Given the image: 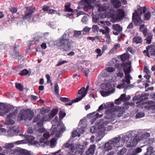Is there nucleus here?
<instances>
[{"instance_id":"nucleus-1","label":"nucleus","mask_w":155,"mask_h":155,"mask_svg":"<svg viewBox=\"0 0 155 155\" xmlns=\"http://www.w3.org/2000/svg\"><path fill=\"white\" fill-rule=\"evenodd\" d=\"M120 68L123 70L125 75L124 78L122 80V83L119 84L117 87L119 89L127 88L130 84V79L131 78L129 73L131 72V63L130 61L123 63L120 65Z\"/></svg>"},{"instance_id":"nucleus-2","label":"nucleus","mask_w":155,"mask_h":155,"mask_svg":"<svg viewBox=\"0 0 155 155\" xmlns=\"http://www.w3.org/2000/svg\"><path fill=\"white\" fill-rule=\"evenodd\" d=\"M66 34H64L61 37L54 42L55 45L59 48L62 50L63 51H67L69 50L71 48V44L73 43L71 40L66 38Z\"/></svg>"},{"instance_id":"nucleus-3","label":"nucleus","mask_w":155,"mask_h":155,"mask_svg":"<svg viewBox=\"0 0 155 155\" xmlns=\"http://www.w3.org/2000/svg\"><path fill=\"white\" fill-rule=\"evenodd\" d=\"M99 1L96 2V5L98 7V10L99 12H105L106 13L102 14L101 13L99 14V17L101 18H104L105 17H109V14L110 13H112L113 10L111 7H108L107 5L104 4L101 5L99 3Z\"/></svg>"},{"instance_id":"nucleus-4","label":"nucleus","mask_w":155,"mask_h":155,"mask_svg":"<svg viewBox=\"0 0 155 155\" xmlns=\"http://www.w3.org/2000/svg\"><path fill=\"white\" fill-rule=\"evenodd\" d=\"M123 145V143L120 141V138L116 137L113 140L108 141L105 143L104 149V151H107L111 150L113 147H119Z\"/></svg>"},{"instance_id":"nucleus-5","label":"nucleus","mask_w":155,"mask_h":155,"mask_svg":"<svg viewBox=\"0 0 155 155\" xmlns=\"http://www.w3.org/2000/svg\"><path fill=\"white\" fill-rule=\"evenodd\" d=\"M146 11V7H140L133 13L132 19L135 25H140L142 23L143 21L141 19L140 15L142 13H145Z\"/></svg>"},{"instance_id":"nucleus-6","label":"nucleus","mask_w":155,"mask_h":155,"mask_svg":"<svg viewBox=\"0 0 155 155\" xmlns=\"http://www.w3.org/2000/svg\"><path fill=\"white\" fill-rule=\"evenodd\" d=\"M34 115L33 112L28 109L23 110L19 113L18 117V120H31Z\"/></svg>"},{"instance_id":"nucleus-7","label":"nucleus","mask_w":155,"mask_h":155,"mask_svg":"<svg viewBox=\"0 0 155 155\" xmlns=\"http://www.w3.org/2000/svg\"><path fill=\"white\" fill-rule=\"evenodd\" d=\"M110 13L109 17L114 18L117 21L121 20L125 16V12L122 9H119L117 10L116 14L115 15L113 13Z\"/></svg>"},{"instance_id":"nucleus-8","label":"nucleus","mask_w":155,"mask_h":155,"mask_svg":"<svg viewBox=\"0 0 155 155\" xmlns=\"http://www.w3.org/2000/svg\"><path fill=\"white\" fill-rule=\"evenodd\" d=\"M25 8L26 10L25 15L23 18V19L29 21L31 19L32 15L35 12V7H25Z\"/></svg>"},{"instance_id":"nucleus-9","label":"nucleus","mask_w":155,"mask_h":155,"mask_svg":"<svg viewBox=\"0 0 155 155\" xmlns=\"http://www.w3.org/2000/svg\"><path fill=\"white\" fill-rule=\"evenodd\" d=\"M90 0H81L80 4L83 7L84 10L87 12L89 9H92L93 7L91 5Z\"/></svg>"},{"instance_id":"nucleus-10","label":"nucleus","mask_w":155,"mask_h":155,"mask_svg":"<svg viewBox=\"0 0 155 155\" xmlns=\"http://www.w3.org/2000/svg\"><path fill=\"white\" fill-rule=\"evenodd\" d=\"M10 105L4 103L0 104V116H3L8 113L10 110Z\"/></svg>"},{"instance_id":"nucleus-11","label":"nucleus","mask_w":155,"mask_h":155,"mask_svg":"<svg viewBox=\"0 0 155 155\" xmlns=\"http://www.w3.org/2000/svg\"><path fill=\"white\" fill-rule=\"evenodd\" d=\"M13 155H30L31 154V151L26 150L18 148L15 149L14 151Z\"/></svg>"},{"instance_id":"nucleus-12","label":"nucleus","mask_w":155,"mask_h":155,"mask_svg":"<svg viewBox=\"0 0 155 155\" xmlns=\"http://www.w3.org/2000/svg\"><path fill=\"white\" fill-rule=\"evenodd\" d=\"M103 29H100L99 32H101L102 34L105 35V37L108 40H110V35L109 34L110 28L107 26L103 27Z\"/></svg>"},{"instance_id":"nucleus-13","label":"nucleus","mask_w":155,"mask_h":155,"mask_svg":"<svg viewBox=\"0 0 155 155\" xmlns=\"http://www.w3.org/2000/svg\"><path fill=\"white\" fill-rule=\"evenodd\" d=\"M87 92L85 90L84 87L81 88L78 92V94L81 95V97H79L76 99L73 100V102H78L81 101L87 94Z\"/></svg>"},{"instance_id":"nucleus-14","label":"nucleus","mask_w":155,"mask_h":155,"mask_svg":"<svg viewBox=\"0 0 155 155\" xmlns=\"http://www.w3.org/2000/svg\"><path fill=\"white\" fill-rule=\"evenodd\" d=\"M113 108L108 109L106 111L105 116V118L107 119H110L113 118L115 116Z\"/></svg>"},{"instance_id":"nucleus-15","label":"nucleus","mask_w":155,"mask_h":155,"mask_svg":"<svg viewBox=\"0 0 155 155\" xmlns=\"http://www.w3.org/2000/svg\"><path fill=\"white\" fill-rule=\"evenodd\" d=\"M25 138L28 142L31 144H34L36 146H40V144L38 142L35 140V138L31 135H26Z\"/></svg>"},{"instance_id":"nucleus-16","label":"nucleus","mask_w":155,"mask_h":155,"mask_svg":"<svg viewBox=\"0 0 155 155\" xmlns=\"http://www.w3.org/2000/svg\"><path fill=\"white\" fill-rule=\"evenodd\" d=\"M131 137L130 140L127 145V147H131L135 146L139 141L137 136H131Z\"/></svg>"},{"instance_id":"nucleus-17","label":"nucleus","mask_w":155,"mask_h":155,"mask_svg":"<svg viewBox=\"0 0 155 155\" xmlns=\"http://www.w3.org/2000/svg\"><path fill=\"white\" fill-rule=\"evenodd\" d=\"M144 107L145 109H147V110H151L152 113H155V105L153 104L151 105L153 103V101H148Z\"/></svg>"},{"instance_id":"nucleus-18","label":"nucleus","mask_w":155,"mask_h":155,"mask_svg":"<svg viewBox=\"0 0 155 155\" xmlns=\"http://www.w3.org/2000/svg\"><path fill=\"white\" fill-rule=\"evenodd\" d=\"M113 29L114 31H113V34L115 35H117L122 31V28L118 24L113 25Z\"/></svg>"},{"instance_id":"nucleus-19","label":"nucleus","mask_w":155,"mask_h":155,"mask_svg":"<svg viewBox=\"0 0 155 155\" xmlns=\"http://www.w3.org/2000/svg\"><path fill=\"white\" fill-rule=\"evenodd\" d=\"M113 108L114 109V111L115 116H117L118 117H120L121 116L124 112L122 108L117 106Z\"/></svg>"},{"instance_id":"nucleus-20","label":"nucleus","mask_w":155,"mask_h":155,"mask_svg":"<svg viewBox=\"0 0 155 155\" xmlns=\"http://www.w3.org/2000/svg\"><path fill=\"white\" fill-rule=\"evenodd\" d=\"M63 147L65 148H68V149L71 150L69 152V153H71L73 152L72 151L74 147V145L71 143L70 142V140H68L67 142L64 144Z\"/></svg>"},{"instance_id":"nucleus-21","label":"nucleus","mask_w":155,"mask_h":155,"mask_svg":"<svg viewBox=\"0 0 155 155\" xmlns=\"http://www.w3.org/2000/svg\"><path fill=\"white\" fill-rule=\"evenodd\" d=\"M95 148L96 146L95 145L93 144L91 145L87 150L86 151V154L87 155H93Z\"/></svg>"},{"instance_id":"nucleus-22","label":"nucleus","mask_w":155,"mask_h":155,"mask_svg":"<svg viewBox=\"0 0 155 155\" xmlns=\"http://www.w3.org/2000/svg\"><path fill=\"white\" fill-rule=\"evenodd\" d=\"M132 136V134L130 133L128 134H126V135H123L122 137V140H120V141L121 142L123 143V145L124 143H127L129 140L130 137H131ZM121 138L120 137H119Z\"/></svg>"},{"instance_id":"nucleus-23","label":"nucleus","mask_w":155,"mask_h":155,"mask_svg":"<svg viewBox=\"0 0 155 155\" xmlns=\"http://www.w3.org/2000/svg\"><path fill=\"white\" fill-rule=\"evenodd\" d=\"M81 130V131H80V129L79 128H77L76 129L74 130L72 132V136L73 137H74L77 136L80 137V134L83 133L84 131L83 130Z\"/></svg>"},{"instance_id":"nucleus-24","label":"nucleus","mask_w":155,"mask_h":155,"mask_svg":"<svg viewBox=\"0 0 155 155\" xmlns=\"http://www.w3.org/2000/svg\"><path fill=\"white\" fill-rule=\"evenodd\" d=\"M50 114L47 115H46L44 116V117L41 118V120L40 121V122L38 123V124L39 125V124H42L45 121H48L51 119L52 118L51 117Z\"/></svg>"},{"instance_id":"nucleus-25","label":"nucleus","mask_w":155,"mask_h":155,"mask_svg":"<svg viewBox=\"0 0 155 155\" xmlns=\"http://www.w3.org/2000/svg\"><path fill=\"white\" fill-rule=\"evenodd\" d=\"M50 137V135L49 132L45 131L43 134V137L44 138H41L40 140V142L42 143H43L45 140L48 139Z\"/></svg>"},{"instance_id":"nucleus-26","label":"nucleus","mask_w":155,"mask_h":155,"mask_svg":"<svg viewBox=\"0 0 155 155\" xmlns=\"http://www.w3.org/2000/svg\"><path fill=\"white\" fill-rule=\"evenodd\" d=\"M65 130V127L63 124H61L60 126L59 131H56L55 132V135L56 137H58L60 136L61 134V132H63Z\"/></svg>"},{"instance_id":"nucleus-27","label":"nucleus","mask_w":155,"mask_h":155,"mask_svg":"<svg viewBox=\"0 0 155 155\" xmlns=\"http://www.w3.org/2000/svg\"><path fill=\"white\" fill-rule=\"evenodd\" d=\"M143 41L142 38L141 37L139 36H136L133 38V43H135L136 44L141 43Z\"/></svg>"},{"instance_id":"nucleus-28","label":"nucleus","mask_w":155,"mask_h":155,"mask_svg":"<svg viewBox=\"0 0 155 155\" xmlns=\"http://www.w3.org/2000/svg\"><path fill=\"white\" fill-rule=\"evenodd\" d=\"M18 113V110L17 109H15L12 113H10L7 116V117L8 118H11L14 119L16 117V115Z\"/></svg>"},{"instance_id":"nucleus-29","label":"nucleus","mask_w":155,"mask_h":155,"mask_svg":"<svg viewBox=\"0 0 155 155\" xmlns=\"http://www.w3.org/2000/svg\"><path fill=\"white\" fill-rule=\"evenodd\" d=\"M92 115L94 116L95 115V116L91 120L92 124L94 122V121L96 120V118H98L101 117L102 116L103 114H99L98 113L94 112L92 114Z\"/></svg>"},{"instance_id":"nucleus-30","label":"nucleus","mask_w":155,"mask_h":155,"mask_svg":"<svg viewBox=\"0 0 155 155\" xmlns=\"http://www.w3.org/2000/svg\"><path fill=\"white\" fill-rule=\"evenodd\" d=\"M114 92L113 91H100V92L102 96L103 97H106L112 94Z\"/></svg>"},{"instance_id":"nucleus-31","label":"nucleus","mask_w":155,"mask_h":155,"mask_svg":"<svg viewBox=\"0 0 155 155\" xmlns=\"http://www.w3.org/2000/svg\"><path fill=\"white\" fill-rule=\"evenodd\" d=\"M41 117H40V115H37L34 118V120H33V122H37V125L38 126H41L42 125V124H39V125H38V123L40 122V121L41 120Z\"/></svg>"},{"instance_id":"nucleus-32","label":"nucleus","mask_w":155,"mask_h":155,"mask_svg":"<svg viewBox=\"0 0 155 155\" xmlns=\"http://www.w3.org/2000/svg\"><path fill=\"white\" fill-rule=\"evenodd\" d=\"M142 149L140 148H137L134 150L132 152L131 155H136L142 151Z\"/></svg>"},{"instance_id":"nucleus-33","label":"nucleus","mask_w":155,"mask_h":155,"mask_svg":"<svg viewBox=\"0 0 155 155\" xmlns=\"http://www.w3.org/2000/svg\"><path fill=\"white\" fill-rule=\"evenodd\" d=\"M78 69L81 71L84 72V73L86 76H88V74L89 72V69L87 68L84 69L83 68H82L81 66L79 67H78Z\"/></svg>"},{"instance_id":"nucleus-34","label":"nucleus","mask_w":155,"mask_h":155,"mask_svg":"<svg viewBox=\"0 0 155 155\" xmlns=\"http://www.w3.org/2000/svg\"><path fill=\"white\" fill-rule=\"evenodd\" d=\"M71 4L70 3H66L65 5V10L67 12H72L73 9L70 8Z\"/></svg>"},{"instance_id":"nucleus-35","label":"nucleus","mask_w":155,"mask_h":155,"mask_svg":"<svg viewBox=\"0 0 155 155\" xmlns=\"http://www.w3.org/2000/svg\"><path fill=\"white\" fill-rule=\"evenodd\" d=\"M146 49L149 50V54L155 57V49L150 48V47H147Z\"/></svg>"},{"instance_id":"nucleus-36","label":"nucleus","mask_w":155,"mask_h":155,"mask_svg":"<svg viewBox=\"0 0 155 155\" xmlns=\"http://www.w3.org/2000/svg\"><path fill=\"white\" fill-rule=\"evenodd\" d=\"M58 111V109L57 108L54 109L52 110L50 114L51 117L53 118L57 114Z\"/></svg>"},{"instance_id":"nucleus-37","label":"nucleus","mask_w":155,"mask_h":155,"mask_svg":"<svg viewBox=\"0 0 155 155\" xmlns=\"http://www.w3.org/2000/svg\"><path fill=\"white\" fill-rule=\"evenodd\" d=\"M151 16V12L148 11L146 12L144 15V19L145 20H148Z\"/></svg>"},{"instance_id":"nucleus-38","label":"nucleus","mask_w":155,"mask_h":155,"mask_svg":"<svg viewBox=\"0 0 155 155\" xmlns=\"http://www.w3.org/2000/svg\"><path fill=\"white\" fill-rule=\"evenodd\" d=\"M14 147V143H6L3 147L5 148L10 149L13 147Z\"/></svg>"},{"instance_id":"nucleus-39","label":"nucleus","mask_w":155,"mask_h":155,"mask_svg":"<svg viewBox=\"0 0 155 155\" xmlns=\"http://www.w3.org/2000/svg\"><path fill=\"white\" fill-rule=\"evenodd\" d=\"M81 31H77L75 30L74 31V36L76 38L80 37L81 35Z\"/></svg>"},{"instance_id":"nucleus-40","label":"nucleus","mask_w":155,"mask_h":155,"mask_svg":"<svg viewBox=\"0 0 155 155\" xmlns=\"http://www.w3.org/2000/svg\"><path fill=\"white\" fill-rule=\"evenodd\" d=\"M11 118H6V124L8 125H12L14 124V121Z\"/></svg>"},{"instance_id":"nucleus-41","label":"nucleus","mask_w":155,"mask_h":155,"mask_svg":"<svg viewBox=\"0 0 155 155\" xmlns=\"http://www.w3.org/2000/svg\"><path fill=\"white\" fill-rule=\"evenodd\" d=\"M129 57L128 54H124L121 56V59L122 61H125L126 60H128Z\"/></svg>"},{"instance_id":"nucleus-42","label":"nucleus","mask_w":155,"mask_h":155,"mask_svg":"<svg viewBox=\"0 0 155 155\" xmlns=\"http://www.w3.org/2000/svg\"><path fill=\"white\" fill-rule=\"evenodd\" d=\"M51 145L50 147L51 148L54 147L56 144V140L54 138H53L50 141Z\"/></svg>"},{"instance_id":"nucleus-43","label":"nucleus","mask_w":155,"mask_h":155,"mask_svg":"<svg viewBox=\"0 0 155 155\" xmlns=\"http://www.w3.org/2000/svg\"><path fill=\"white\" fill-rule=\"evenodd\" d=\"M16 87L20 91H22L23 90V87L21 84L19 83L15 84Z\"/></svg>"},{"instance_id":"nucleus-44","label":"nucleus","mask_w":155,"mask_h":155,"mask_svg":"<svg viewBox=\"0 0 155 155\" xmlns=\"http://www.w3.org/2000/svg\"><path fill=\"white\" fill-rule=\"evenodd\" d=\"M127 149L126 148H123L119 151L117 153L118 155H122L124 154L127 151Z\"/></svg>"},{"instance_id":"nucleus-45","label":"nucleus","mask_w":155,"mask_h":155,"mask_svg":"<svg viewBox=\"0 0 155 155\" xmlns=\"http://www.w3.org/2000/svg\"><path fill=\"white\" fill-rule=\"evenodd\" d=\"M119 99L120 100V101L124 102L127 101V97H126L125 94H122L120 97L119 98Z\"/></svg>"},{"instance_id":"nucleus-46","label":"nucleus","mask_w":155,"mask_h":155,"mask_svg":"<svg viewBox=\"0 0 155 155\" xmlns=\"http://www.w3.org/2000/svg\"><path fill=\"white\" fill-rule=\"evenodd\" d=\"M114 7L116 8L120 7L121 5V4L119 0L113 5Z\"/></svg>"},{"instance_id":"nucleus-47","label":"nucleus","mask_w":155,"mask_h":155,"mask_svg":"<svg viewBox=\"0 0 155 155\" xmlns=\"http://www.w3.org/2000/svg\"><path fill=\"white\" fill-rule=\"evenodd\" d=\"M39 15L38 14L35 15L32 18L33 21L35 22L39 21Z\"/></svg>"},{"instance_id":"nucleus-48","label":"nucleus","mask_w":155,"mask_h":155,"mask_svg":"<svg viewBox=\"0 0 155 155\" xmlns=\"http://www.w3.org/2000/svg\"><path fill=\"white\" fill-rule=\"evenodd\" d=\"M117 76L118 77H120V78H122L124 77V74L123 71L120 70L116 74Z\"/></svg>"},{"instance_id":"nucleus-49","label":"nucleus","mask_w":155,"mask_h":155,"mask_svg":"<svg viewBox=\"0 0 155 155\" xmlns=\"http://www.w3.org/2000/svg\"><path fill=\"white\" fill-rule=\"evenodd\" d=\"M67 62L68 61H66L60 60L58 62V63L56 64V66L57 67L65 63H67Z\"/></svg>"},{"instance_id":"nucleus-50","label":"nucleus","mask_w":155,"mask_h":155,"mask_svg":"<svg viewBox=\"0 0 155 155\" xmlns=\"http://www.w3.org/2000/svg\"><path fill=\"white\" fill-rule=\"evenodd\" d=\"M153 147L152 146H150V147H148L147 148V153L148 154H149L150 155V154L153 151Z\"/></svg>"},{"instance_id":"nucleus-51","label":"nucleus","mask_w":155,"mask_h":155,"mask_svg":"<svg viewBox=\"0 0 155 155\" xmlns=\"http://www.w3.org/2000/svg\"><path fill=\"white\" fill-rule=\"evenodd\" d=\"M28 73V71L26 69H24L20 73V74L21 76L27 75Z\"/></svg>"},{"instance_id":"nucleus-52","label":"nucleus","mask_w":155,"mask_h":155,"mask_svg":"<svg viewBox=\"0 0 155 155\" xmlns=\"http://www.w3.org/2000/svg\"><path fill=\"white\" fill-rule=\"evenodd\" d=\"M9 10L13 13H15L17 11L18 8L16 7H12L9 8Z\"/></svg>"},{"instance_id":"nucleus-53","label":"nucleus","mask_w":155,"mask_h":155,"mask_svg":"<svg viewBox=\"0 0 155 155\" xmlns=\"http://www.w3.org/2000/svg\"><path fill=\"white\" fill-rule=\"evenodd\" d=\"M144 116V114L142 112H138V113L136 116V118H140L143 117Z\"/></svg>"},{"instance_id":"nucleus-54","label":"nucleus","mask_w":155,"mask_h":155,"mask_svg":"<svg viewBox=\"0 0 155 155\" xmlns=\"http://www.w3.org/2000/svg\"><path fill=\"white\" fill-rule=\"evenodd\" d=\"M105 23L106 24V25H107L108 26H109L110 25V23L109 22H105L104 21H100L98 22V25H105Z\"/></svg>"},{"instance_id":"nucleus-55","label":"nucleus","mask_w":155,"mask_h":155,"mask_svg":"<svg viewBox=\"0 0 155 155\" xmlns=\"http://www.w3.org/2000/svg\"><path fill=\"white\" fill-rule=\"evenodd\" d=\"M99 27L97 25H94L92 27V29L93 32H97L99 29Z\"/></svg>"},{"instance_id":"nucleus-56","label":"nucleus","mask_w":155,"mask_h":155,"mask_svg":"<svg viewBox=\"0 0 155 155\" xmlns=\"http://www.w3.org/2000/svg\"><path fill=\"white\" fill-rule=\"evenodd\" d=\"M106 70L109 72H112L115 71V68H114L108 67L106 68Z\"/></svg>"},{"instance_id":"nucleus-57","label":"nucleus","mask_w":155,"mask_h":155,"mask_svg":"<svg viewBox=\"0 0 155 155\" xmlns=\"http://www.w3.org/2000/svg\"><path fill=\"white\" fill-rule=\"evenodd\" d=\"M152 36L150 35H148V36L147 37L146 40H147V43L148 44H150L151 42V40L152 38Z\"/></svg>"},{"instance_id":"nucleus-58","label":"nucleus","mask_w":155,"mask_h":155,"mask_svg":"<svg viewBox=\"0 0 155 155\" xmlns=\"http://www.w3.org/2000/svg\"><path fill=\"white\" fill-rule=\"evenodd\" d=\"M95 51L98 54V55H97V57L101 56L102 54V53L101 52V50L100 49H97L95 50Z\"/></svg>"},{"instance_id":"nucleus-59","label":"nucleus","mask_w":155,"mask_h":155,"mask_svg":"<svg viewBox=\"0 0 155 155\" xmlns=\"http://www.w3.org/2000/svg\"><path fill=\"white\" fill-rule=\"evenodd\" d=\"M59 114L60 117L62 119L66 115V114L64 112H63L62 111H60Z\"/></svg>"},{"instance_id":"nucleus-60","label":"nucleus","mask_w":155,"mask_h":155,"mask_svg":"<svg viewBox=\"0 0 155 155\" xmlns=\"http://www.w3.org/2000/svg\"><path fill=\"white\" fill-rule=\"evenodd\" d=\"M54 91L56 94H58L59 91V87L57 84H54Z\"/></svg>"},{"instance_id":"nucleus-61","label":"nucleus","mask_w":155,"mask_h":155,"mask_svg":"<svg viewBox=\"0 0 155 155\" xmlns=\"http://www.w3.org/2000/svg\"><path fill=\"white\" fill-rule=\"evenodd\" d=\"M91 29L90 28H89L87 26H86L83 29V31L85 33H87L90 31Z\"/></svg>"},{"instance_id":"nucleus-62","label":"nucleus","mask_w":155,"mask_h":155,"mask_svg":"<svg viewBox=\"0 0 155 155\" xmlns=\"http://www.w3.org/2000/svg\"><path fill=\"white\" fill-rule=\"evenodd\" d=\"M60 100L63 102H66L70 101L68 98L66 97H61L60 98Z\"/></svg>"},{"instance_id":"nucleus-63","label":"nucleus","mask_w":155,"mask_h":155,"mask_svg":"<svg viewBox=\"0 0 155 155\" xmlns=\"http://www.w3.org/2000/svg\"><path fill=\"white\" fill-rule=\"evenodd\" d=\"M50 8V7L48 6L44 5L43 6L42 9L44 11H48Z\"/></svg>"},{"instance_id":"nucleus-64","label":"nucleus","mask_w":155,"mask_h":155,"mask_svg":"<svg viewBox=\"0 0 155 155\" xmlns=\"http://www.w3.org/2000/svg\"><path fill=\"white\" fill-rule=\"evenodd\" d=\"M88 21V18H87V17L86 16H84L82 19V21L84 23H86Z\"/></svg>"}]
</instances>
